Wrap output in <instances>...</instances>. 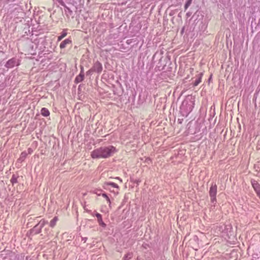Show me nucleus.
<instances>
[{
	"label": "nucleus",
	"instance_id": "nucleus-1",
	"mask_svg": "<svg viewBox=\"0 0 260 260\" xmlns=\"http://www.w3.org/2000/svg\"><path fill=\"white\" fill-rule=\"evenodd\" d=\"M116 152L115 147L110 145L107 147H101L92 151V158H107L112 156Z\"/></svg>",
	"mask_w": 260,
	"mask_h": 260
},
{
	"label": "nucleus",
	"instance_id": "nucleus-2",
	"mask_svg": "<svg viewBox=\"0 0 260 260\" xmlns=\"http://www.w3.org/2000/svg\"><path fill=\"white\" fill-rule=\"evenodd\" d=\"M47 223H48V221L45 219L41 220L37 224L29 231L30 234L36 235L40 234L41 232L42 229Z\"/></svg>",
	"mask_w": 260,
	"mask_h": 260
},
{
	"label": "nucleus",
	"instance_id": "nucleus-3",
	"mask_svg": "<svg viewBox=\"0 0 260 260\" xmlns=\"http://www.w3.org/2000/svg\"><path fill=\"white\" fill-rule=\"evenodd\" d=\"M217 186L215 183H212L209 190V196L211 203L214 206L216 203V194Z\"/></svg>",
	"mask_w": 260,
	"mask_h": 260
},
{
	"label": "nucleus",
	"instance_id": "nucleus-4",
	"mask_svg": "<svg viewBox=\"0 0 260 260\" xmlns=\"http://www.w3.org/2000/svg\"><path fill=\"white\" fill-rule=\"evenodd\" d=\"M19 60L17 58L13 57L7 61L5 64V67L7 68H12L15 66H18L19 65Z\"/></svg>",
	"mask_w": 260,
	"mask_h": 260
},
{
	"label": "nucleus",
	"instance_id": "nucleus-5",
	"mask_svg": "<svg viewBox=\"0 0 260 260\" xmlns=\"http://www.w3.org/2000/svg\"><path fill=\"white\" fill-rule=\"evenodd\" d=\"M251 182L253 188L256 192L257 196L260 198V185L256 180L254 179H252Z\"/></svg>",
	"mask_w": 260,
	"mask_h": 260
},
{
	"label": "nucleus",
	"instance_id": "nucleus-6",
	"mask_svg": "<svg viewBox=\"0 0 260 260\" xmlns=\"http://www.w3.org/2000/svg\"><path fill=\"white\" fill-rule=\"evenodd\" d=\"M94 72L101 73L103 70L102 64L98 61H96L91 68Z\"/></svg>",
	"mask_w": 260,
	"mask_h": 260
},
{
	"label": "nucleus",
	"instance_id": "nucleus-7",
	"mask_svg": "<svg viewBox=\"0 0 260 260\" xmlns=\"http://www.w3.org/2000/svg\"><path fill=\"white\" fill-rule=\"evenodd\" d=\"M188 108V109H187V110L185 111L186 113H189L192 110V106L190 104H189L187 101H183L182 103V105L180 107V109L182 111L185 110V107Z\"/></svg>",
	"mask_w": 260,
	"mask_h": 260
},
{
	"label": "nucleus",
	"instance_id": "nucleus-8",
	"mask_svg": "<svg viewBox=\"0 0 260 260\" xmlns=\"http://www.w3.org/2000/svg\"><path fill=\"white\" fill-rule=\"evenodd\" d=\"M71 44L72 40L71 38H69L61 42L59 45V47L60 48V49H64L66 48L68 45H71Z\"/></svg>",
	"mask_w": 260,
	"mask_h": 260
},
{
	"label": "nucleus",
	"instance_id": "nucleus-9",
	"mask_svg": "<svg viewBox=\"0 0 260 260\" xmlns=\"http://www.w3.org/2000/svg\"><path fill=\"white\" fill-rule=\"evenodd\" d=\"M95 215L97 217L98 222L99 225L103 228H105L106 226V224L103 222L102 215L99 213H96Z\"/></svg>",
	"mask_w": 260,
	"mask_h": 260
},
{
	"label": "nucleus",
	"instance_id": "nucleus-10",
	"mask_svg": "<svg viewBox=\"0 0 260 260\" xmlns=\"http://www.w3.org/2000/svg\"><path fill=\"white\" fill-rule=\"evenodd\" d=\"M203 75V73H201L199 74H198V77L196 78V79L193 83V86H196L201 83Z\"/></svg>",
	"mask_w": 260,
	"mask_h": 260
},
{
	"label": "nucleus",
	"instance_id": "nucleus-11",
	"mask_svg": "<svg viewBox=\"0 0 260 260\" xmlns=\"http://www.w3.org/2000/svg\"><path fill=\"white\" fill-rule=\"evenodd\" d=\"M108 186H111L113 187L119 188L118 185L114 182H105L104 184L105 188H107Z\"/></svg>",
	"mask_w": 260,
	"mask_h": 260
},
{
	"label": "nucleus",
	"instance_id": "nucleus-12",
	"mask_svg": "<svg viewBox=\"0 0 260 260\" xmlns=\"http://www.w3.org/2000/svg\"><path fill=\"white\" fill-rule=\"evenodd\" d=\"M41 114L45 117H47L49 116L50 112L46 108H43L41 110Z\"/></svg>",
	"mask_w": 260,
	"mask_h": 260
},
{
	"label": "nucleus",
	"instance_id": "nucleus-13",
	"mask_svg": "<svg viewBox=\"0 0 260 260\" xmlns=\"http://www.w3.org/2000/svg\"><path fill=\"white\" fill-rule=\"evenodd\" d=\"M84 75H82V74H79V75H78L75 80V82L76 83H79L81 81H82L84 80Z\"/></svg>",
	"mask_w": 260,
	"mask_h": 260
},
{
	"label": "nucleus",
	"instance_id": "nucleus-14",
	"mask_svg": "<svg viewBox=\"0 0 260 260\" xmlns=\"http://www.w3.org/2000/svg\"><path fill=\"white\" fill-rule=\"evenodd\" d=\"M58 220V218L57 217L55 216L54 217L51 221H50V226L51 227V228H53L55 225H56V222Z\"/></svg>",
	"mask_w": 260,
	"mask_h": 260
},
{
	"label": "nucleus",
	"instance_id": "nucleus-15",
	"mask_svg": "<svg viewBox=\"0 0 260 260\" xmlns=\"http://www.w3.org/2000/svg\"><path fill=\"white\" fill-rule=\"evenodd\" d=\"M133 257V253L132 252H128L123 257V260H129Z\"/></svg>",
	"mask_w": 260,
	"mask_h": 260
},
{
	"label": "nucleus",
	"instance_id": "nucleus-16",
	"mask_svg": "<svg viewBox=\"0 0 260 260\" xmlns=\"http://www.w3.org/2000/svg\"><path fill=\"white\" fill-rule=\"evenodd\" d=\"M67 35V33L65 31H62L61 35L58 37L57 41H60L63 38Z\"/></svg>",
	"mask_w": 260,
	"mask_h": 260
},
{
	"label": "nucleus",
	"instance_id": "nucleus-17",
	"mask_svg": "<svg viewBox=\"0 0 260 260\" xmlns=\"http://www.w3.org/2000/svg\"><path fill=\"white\" fill-rule=\"evenodd\" d=\"M10 181L13 185H14L15 183H16L17 182V177L15 175L13 174L10 180Z\"/></svg>",
	"mask_w": 260,
	"mask_h": 260
},
{
	"label": "nucleus",
	"instance_id": "nucleus-18",
	"mask_svg": "<svg viewBox=\"0 0 260 260\" xmlns=\"http://www.w3.org/2000/svg\"><path fill=\"white\" fill-rule=\"evenodd\" d=\"M27 155V154L25 152H23L21 153L20 157L19 158L21 161H24V158L26 157Z\"/></svg>",
	"mask_w": 260,
	"mask_h": 260
},
{
	"label": "nucleus",
	"instance_id": "nucleus-19",
	"mask_svg": "<svg viewBox=\"0 0 260 260\" xmlns=\"http://www.w3.org/2000/svg\"><path fill=\"white\" fill-rule=\"evenodd\" d=\"M192 0H188L184 5V8L186 10L191 4Z\"/></svg>",
	"mask_w": 260,
	"mask_h": 260
},
{
	"label": "nucleus",
	"instance_id": "nucleus-20",
	"mask_svg": "<svg viewBox=\"0 0 260 260\" xmlns=\"http://www.w3.org/2000/svg\"><path fill=\"white\" fill-rule=\"evenodd\" d=\"M102 196L107 200V202L109 203V204H111L110 199L106 193H102Z\"/></svg>",
	"mask_w": 260,
	"mask_h": 260
},
{
	"label": "nucleus",
	"instance_id": "nucleus-21",
	"mask_svg": "<svg viewBox=\"0 0 260 260\" xmlns=\"http://www.w3.org/2000/svg\"><path fill=\"white\" fill-rule=\"evenodd\" d=\"M58 2L61 6H62L65 8H67V9H69L67 7L65 3H64V2L62 0H58Z\"/></svg>",
	"mask_w": 260,
	"mask_h": 260
},
{
	"label": "nucleus",
	"instance_id": "nucleus-22",
	"mask_svg": "<svg viewBox=\"0 0 260 260\" xmlns=\"http://www.w3.org/2000/svg\"><path fill=\"white\" fill-rule=\"evenodd\" d=\"M94 72L92 70V68H91L90 70H89L87 72H86V75H90L92 73Z\"/></svg>",
	"mask_w": 260,
	"mask_h": 260
},
{
	"label": "nucleus",
	"instance_id": "nucleus-23",
	"mask_svg": "<svg viewBox=\"0 0 260 260\" xmlns=\"http://www.w3.org/2000/svg\"><path fill=\"white\" fill-rule=\"evenodd\" d=\"M80 74H82V75H84V68L82 66H81V71Z\"/></svg>",
	"mask_w": 260,
	"mask_h": 260
},
{
	"label": "nucleus",
	"instance_id": "nucleus-24",
	"mask_svg": "<svg viewBox=\"0 0 260 260\" xmlns=\"http://www.w3.org/2000/svg\"><path fill=\"white\" fill-rule=\"evenodd\" d=\"M87 240V238L86 237L82 238V241H83L84 243L86 242Z\"/></svg>",
	"mask_w": 260,
	"mask_h": 260
},
{
	"label": "nucleus",
	"instance_id": "nucleus-25",
	"mask_svg": "<svg viewBox=\"0 0 260 260\" xmlns=\"http://www.w3.org/2000/svg\"><path fill=\"white\" fill-rule=\"evenodd\" d=\"M28 153H31L32 152V149H31V148H28Z\"/></svg>",
	"mask_w": 260,
	"mask_h": 260
},
{
	"label": "nucleus",
	"instance_id": "nucleus-26",
	"mask_svg": "<svg viewBox=\"0 0 260 260\" xmlns=\"http://www.w3.org/2000/svg\"><path fill=\"white\" fill-rule=\"evenodd\" d=\"M118 179H119L120 180V182H122V180L121 179H120L119 178H117Z\"/></svg>",
	"mask_w": 260,
	"mask_h": 260
}]
</instances>
